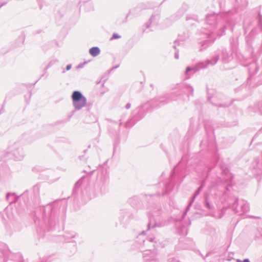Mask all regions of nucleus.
<instances>
[{
    "label": "nucleus",
    "instance_id": "f257e3e1",
    "mask_svg": "<svg viewBox=\"0 0 262 262\" xmlns=\"http://www.w3.org/2000/svg\"><path fill=\"white\" fill-rule=\"evenodd\" d=\"M72 99L73 100V105L77 110H79L84 107L86 104V99L82 96V95L78 91H75L73 92Z\"/></svg>",
    "mask_w": 262,
    "mask_h": 262
},
{
    "label": "nucleus",
    "instance_id": "f03ea898",
    "mask_svg": "<svg viewBox=\"0 0 262 262\" xmlns=\"http://www.w3.org/2000/svg\"><path fill=\"white\" fill-rule=\"evenodd\" d=\"M100 53V50L98 47H93L90 50V53L93 56H97Z\"/></svg>",
    "mask_w": 262,
    "mask_h": 262
},
{
    "label": "nucleus",
    "instance_id": "7ed1b4c3",
    "mask_svg": "<svg viewBox=\"0 0 262 262\" xmlns=\"http://www.w3.org/2000/svg\"><path fill=\"white\" fill-rule=\"evenodd\" d=\"M120 37V36L117 34V33H114L112 36V37L111 38V40L112 39H118Z\"/></svg>",
    "mask_w": 262,
    "mask_h": 262
},
{
    "label": "nucleus",
    "instance_id": "20e7f679",
    "mask_svg": "<svg viewBox=\"0 0 262 262\" xmlns=\"http://www.w3.org/2000/svg\"><path fill=\"white\" fill-rule=\"evenodd\" d=\"M237 262H250L248 259H245L243 261L238 260Z\"/></svg>",
    "mask_w": 262,
    "mask_h": 262
},
{
    "label": "nucleus",
    "instance_id": "39448f33",
    "mask_svg": "<svg viewBox=\"0 0 262 262\" xmlns=\"http://www.w3.org/2000/svg\"><path fill=\"white\" fill-rule=\"evenodd\" d=\"M70 69H71V66L70 65H68V66H67V68H66L67 70H69Z\"/></svg>",
    "mask_w": 262,
    "mask_h": 262
},
{
    "label": "nucleus",
    "instance_id": "423d86ee",
    "mask_svg": "<svg viewBox=\"0 0 262 262\" xmlns=\"http://www.w3.org/2000/svg\"><path fill=\"white\" fill-rule=\"evenodd\" d=\"M189 70H190V69L189 68H187V70H186V72H187Z\"/></svg>",
    "mask_w": 262,
    "mask_h": 262
}]
</instances>
